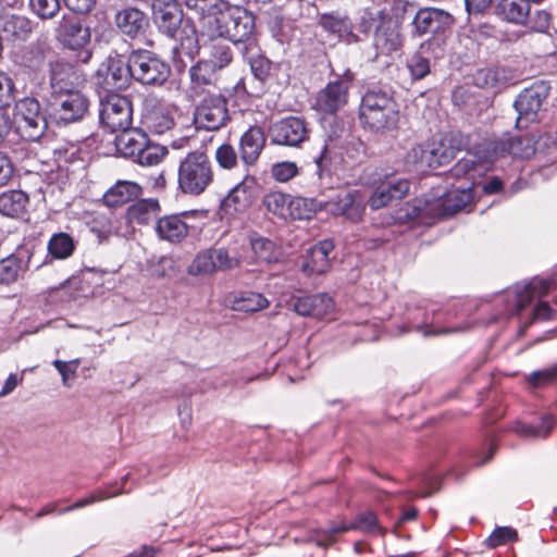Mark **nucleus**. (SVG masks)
<instances>
[{
    "label": "nucleus",
    "mask_w": 557,
    "mask_h": 557,
    "mask_svg": "<svg viewBox=\"0 0 557 557\" xmlns=\"http://www.w3.org/2000/svg\"><path fill=\"white\" fill-rule=\"evenodd\" d=\"M215 160L221 168L231 170L237 165L238 158L232 145L223 144L215 151Z\"/></svg>",
    "instance_id": "052dcab7"
},
{
    "label": "nucleus",
    "mask_w": 557,
    "mask_h": 557,
    "mask_svg": "<svg viewBox=\"0 0 557 557\" xmlns=\"http://www.w3.org/2000/svg\"><path fill=\"white\" fill-rule=\"evenodd\" d=\"M552 24V14L546 10H535L532 14L530 12V18L525 26L537 33H548Z\"/></svg>",
    "instance_id": "680f3d73"
},
{
    "label": "nucleus",
    "mask_w": 557,
    "mask_h": 557,
    "mask_svg": "<svg viewBox=\"0 0 557 557\" xmlns=\"http://www.w3.org/2000/svg\"><path fill=\"white\" fill-rule=\"evenodd\" d=\"M28 203L27 195L22 190H10L0 195V213L5 216H21Z\"/></svg>",
    "instance_id": "a19ab883"
},
{
    "label": "nucleus",
    "mask_w": 557,
    "mask_h": 557,
    "mask_svg": "<svg viewBox=\"0 0 557 557\" xmlns=\"http://www.w3.org/2000/svg\"><path fill=\"white\" fill-rule=\"evenodd\" d=\"M510 78L509 72L503 67L479 69L473 75V84L479 88L500 90Z\"/></svg>",
    "instance_id": "473e14b6"
},
{
    "label": "nucleus",
    "mask_w": 557,
    "mask_h": 557,
    "mask_svg": "<svg viewBox=\"0 0 557 557\" xmlns=\"http://www.w3.org/2000/svg\"><path fill=\"white\" fill-rule=\"evenodd\" d=\"M152 14L158 28L171 38H175L182 22L183 11L176 0H153Z\"/></svg>",
    "instance_id": "f3484780"
},
{
    "label": "nucleus",
    "mask_w": 557,
    "mask_h": 557,
    "mask_svg": "<svg viewBox=\"0 0 557 557\" xmlns=\"http://www.w3.org/2000/svg\"><path fill=\"white\" fill-rule=\"evenodd\" d=\"M298 166L292 161H282L274 163L271 169L272 177L280 183L289 182L298 175Z\"/></svg>",
    "instance_id": "bf43d9fd"
},
{
    "label": "nucleus",
    "mask_w": 557,
    "mask_h": 557,
    "mask_svg": "<svg viewBox=\"0 0 557 557\" xmlns=\"http://www.w3.org/2000/svg\"><path fill=\"white\" fill-rule=\"evenodd\" d=\"M156 231L162 240L181 243L188 235V225L181 215H166L157 222Z\"/></svg>",
    "instance_id": "2f4dec72"
},
{
    "label": "nucleus",
    "mask_w": 557,
    "mask_h": 557,
    "mask_svg": "<svg viewBox=\"0 0 557 557\" xmlns=\"http://www.w3.org/2000/svg\"><path fill=\"white\" fill-rule=\"evenodd\" d=\"M444 49L436 40L422 42L419 49L407 59L406 66L412 81L424 78L431 73L437 61L443 58Z\"/></svg>",
    "instance_id": "4468645a"
},
{
    "label": "nucleus",
    "mask_w": 557,
    "mask_h": 557,
    "mask_svg": "<svg viewBox=\"0 0 557 557\" xmlns=\"http://www.w3.org/2000/svg\"><path fill=\"white\" fill-rule=\"evenodd\" d=\"M472 186L460 185L445 195L442 202L443 213L445 215H453L467 207L473 198Z\"/></svg>",
    "instance_id": "c9c22d12"
},
{
    "label": "nucleus",
    "mask_w": 557,
    "mask_h": 557,
    "mask_svg": "<svg viewBox=\"0 0 557 557\" xmlns=\"http://www.w3.org/2000/svg\"><path fill=\"white\" fill-rule=\"evenodd\" d=\"M221 0H184L189 10L200 15H211L220 11L219 3Z\"/></svg>",
    "instance_id": "69168bd1"
},
{
    "label": "nucleus",
    "mask_w": 557,
    "mask_h": 557,
    "mask_svg": "<svg viewBox=\"0 0 557 557\" xmlns=\"http://www.w3.org/2000/svg\"><path fill=\"white\" fill-rule=\"evenodd\" d=\"M219 70L206 59L198 61L189 69V77L194 87L214 85L218 81Z\"/></svg>",
    "instance_id": "c03bdc74"
},
{
    "label": "nucleus",
    "mask_w": 557,
    "mask_h": 557,
    "mask_svg": "<svg viewBox=\"0 0 557 557\" xmlns=\"http://www.w3.org/2000/svg\"><path fill=\"white\" fill-rule=\"evenodd\" d=\"M468 144L469 140L462 133L450 132L445 134L437 143L413 149V157L419 159L421 165L437 168L449 163Z\"/></svg>",
    "instance_id": "39448f33"
},
{
    "label": "nucleus",
    "mask_w": 557,
    "mask_h": 557,
    "mask_svg": "<svg viewBox=\"0 0 557 557\" xmlns=\"http://www.w3.org/2000/svg\"><path fill=\"white\" fill-rule=\"evenodd\" d=\"M125 492L126 491L123 490V488H119V490H115V491H112V492H108L106 490H97L94 493H91L90 495H88L87 497L77 500L73 505H71L69 507H65V508H62L59 511V513H66V512H70L72 510H75V509H81V508L86 507L88 505H91L94 503L111 498L113 496L120 495V494L125 493Z\"/></svg>",
    "instance_id": "603ef678"
},
{
    "label": "nucleus",
    "mask_w": 557,
    "mask_h": 557,
    "mask_svg": "<svg viewBox=\"0 0 557 557\" xmlns=\"http://www.w3.org/2000/svg\"><path fill=\"white\" fill-rule=\"evenodd\" d=\"M206 60L221 71L233 60L231 47L223 41H212L209 46V54Z\"/></svg>",
    "instance_id": "de8ad7c7"
},
{
    "label": "nucleus",
    "mask_w": 557,
    "mask_h": 557,
    "mask_svg": "<svg viewBox=\"0 0 557 557\" xmlns=\"http://www.w3.org/2000/svg\"><path fill=\"white\" fill-rule=\"evenodd\" d=\"M319 24L325 32L334 35L338 39L350 41L354 37L351 32V23L346 16H341L333 13L323 14L320 17Z\"/></svg>",
    "instance_id": "79ce46f5"
},
{
    "label": "nucleus",
    "mask_w": 557,
    "mask_h": 557,
    "mask_svg": "<svg viewBox=\"0 0 557 557\" xmlns=\"http://www.w3.org/2000/svg\"><path fill=\"white\" fill-rule=\"evenodd\" d=\"M21 260L10 256L0 261V284H10L17 280L21 271Z\"/></svg>",
    "instance_id": "6e6d98bb"
},
{
    "label": "nucleus",
    "mask_w": 557,
    "mask_h": 557,
    "mask_svg": "<svg viewBox=\"0 0 557 557\" xmlns=\"http://www.w3.org/2000/svg\"><path fill=\"white\" fill-rule=\"evenodd\" d=\"M230 119L227 100L222 95L203 97L194 112V123L198 129L219 131Z\"/></svg>",
    "instance_id": "9d476101"
},
{
    "label": "nucleus",
    "mask_w": 557,
    "mask_h": 557,
    "mask_svg": "<svg viewBox=\"0 0 557 557\" xmlns=\"http://www.w3.org/2000/svg\"><path fill=\"white\" fill-rule=\"evenodd\" d=\"M214 22L218 35L232 42L248 40L255 30V16L238 5L220 11Z\"/></svg>",
    "instance_id": "423d86ee"
},
{
    "label": "nucleus",
    "mask_w": 557,
    "mask_h": 557,
    "mask_svg": "<svg viewBox=\"0 0 557 557\" xmlns=\"http://www.w3.org/2000/svg\"><path fill=\"white\" fill-rule=\"evenodd\" d=\"M557 379V363L552 368L533 371L528 375V382L533 387H540L554 382Z\"/></svg>",
    "instance_id": "0e129e2a"
},
{
    "label": "nucleus",
    "mask_w": 557,
    "mask_h": 557,
    "mask_svg": "<svg viewBox=\"0 0 557 557\" xmlns=\"http://www.w3.org/2000/svg\"><path fill=\"white\" fill-rule=\"evenodd\" d=\"M555 425V419L552 414H544L537 426L517 422L513 430L517 434L525 438H546L549 436Z\"/></svg>",
    "instance_id": "a18cd8bd"
},
{
    "label": "nucleus",
    "mask_w": 557,
    "mask_h": 557,
    "mask_svg": "<svg viewBox=\"0 0 557 557\" xmlns=\"http://www.w3.org/2000/svg\"><path fill=\"white\" fill-rule=\"evenodd\" d=\"M1 27L5 35L17 40H26L33 32L30 20L16 14L3 16Z\"/></svg>",
    "instance_id": "37998d69"
},
{
    "label": "nucleus",
    "mask_w": 557,
    "mask_h": 557,
    "mask_svg": "<svg viewBox=\"0 0 557 557\" xmlns=\"http://www.w3.org/2000/svg\"><path fill=\"white\" fill-rule=\"evenodd\" d=\"M29 7L41 20L53 18L61 8L60 0H29Z\"/></svg>",
    "instance_id": "4d7b16f0"
},
{
    "label": "nucleus",
    "mask_w": 557,
    "mask_h": 557,
    "mask_svg": "<svg viewBox=\"0 0 557 557\" xmlns=\"http://www.w3.org/2000/svg\"><path fill=\"white\" fill-rule=\"evenodd\" d=\"M255 184V178L247 176L235 187H233V189L228 193L222 202L224 210L227 212H238L245 210L251 202L250 190H252Z\"/></svg>",
    "instance_id": "c756f323"
},
{
    "label": "nucleus",
    "mask_w": 557,
    "mask_h": 557,
    "mask_svg": "<svg viewBox=\"0 0 557 557\" xmlns=\"http://www.w3.org/2000/svg\"><path fill=\"white\" fill-rule=\"evenodd\" d=\"M322 208L333 215L358 222L366 210L364 197L358 190L342 189L322 202Z\"/></svg>",
    "instance_id": "f8f14e48"
},
{
    "label": "nucleus",
    "mask_w": 557,
    "mask_h": 557,
    "mask_svg": "<svg viewBox=\"0 0 557 557\" xmlns=\"http://www.w3.org/2000/svg\"><path fill=\"white\" fill-rule=\"evenodd\" d=\"M518 540V532L511 527H497L486 539L485 543L490 548H495Z\"/></svg>",
    "instance_id": "5fc2aeb1"
},
{
    "label": "nucleus",
    "mask_w": 557,
    "mask_h": 557,
    "mask_svg": "<svg viewBox=\"0 0 557 557\" xmlns=\"http://www.w3.org/2000/svg\"><path fill=\"white\" fill-rule=\"evenodd\" d=\"M351 77L331 82L315 97L314 108L323 113L333 114L347 103L349 81Z\"/></svg>",
    "instance_id": "6ab92c4d"
},
{
    "label": "nucleus",
    "mask_w": 557,
    "mask_h": 557,
    "mask_svg": "<svg viewBox=\"0 0 557 557\" xmlns=\"http://www.w3.org/2000/svg\"><path fill=\"white\" fill-rule=\"evenodd\" d=\"M455 314L450 310L435 309L431 307L428 321V330L423 332L424 337L447 335L451 333L466 331L469 325L454 322Z\"/></svg>",
    "instance_id": "5701e85b"
},
{
    "label": "nucleus",
    "mask_w": 557,
    "mask_h": 557,
    "mask_svg": "<svg viewBox=\"0 0 557 557\" xmlns=\"http://www.w3.org/2000/svg\"><path fill=\"white\" fill-rule=\"evenodd\" d=\"M265 136L263 131L258 126H250L240 137L239 153L240 159L246 165H253L264 146Z\"/></svg>",
    "instance_id": "bb28decb"
},
{
    "label": "nucleus",
    "mask_w": 557,
    "mask_h": 557,
    "mask_svg": "<svg viewBox=\"0 0 557 557\" xmlns=\"http://www.w3.org/2000/svg\"><path fill=\"white\" fill-rule=\"evenodd\" d=\"M431 307L426 305L416 304L413 300L406 302L404 310L394 309L393 315H401L404 322L397 326V334H404L406 332H418L423 335V332L428 330V321L425 317L429 315Z\"/></svg>",
    "instance_id": "b1692460"
},
{
    "label": "nucleus",
    "mask_w": 557,
    "mask_h": 557,
    "mask_svg": "<svg viewBox=\"0 0 557 557\" xmlns=\"http://www.w3.org/2000/svg\"><path fill=\"white\" fill-rule=\"evenodd\" d=\"M334 245L330 240H322L315 246L308 249L301 263V272L306 275L323 274L331 265L329 257Z\"/></svg>",
    "instance_id": "a878e982"
},
{
    "label": "nucleus",
    "mask_w": 557,
    "mask_h": 557,
    "mask_svg": "<svg viewBox=\"0 0 557 557\" xmlns=\"http://www.w3.org/2000/svg\"><path fill=\"white\" fill-rule=\"evenodd\" d=\"M74 249V240L66 233L54 234L48 243V251L55 259L69 258Z\"/></svg>",
    "instance_id": "49530a36"
},
{
    "label": "nucleus",
    "mask_w": 557,
    "mask_h": 557,
    "mask_svg": "<svg viewBox=\"0 0 557 557\" xmlns=\"http://www.w3.org/2000/svg\"><path fill=\"white\" fill-rule=\"evenodd\" d=\"M54 37L64 47L84 49L90 41V29L74 14H64L54 27Z\"/></svg>",
    "instance_id": "ddd939ff"
},
{
    "label": "nucleus",
    "mask_w": 557,
    "mask_h": 557,
    "mask_svg": "<svg viewBox=\"0 0 557 557\" xmlns=\"http://www.w3.org/2000/svg\"><path fill=\"white\" fill-rule=\"evenodd\" d=\"M114 143L116 150L121 154L135 158L141 147L147 144V136L138 129L128 127L126 131H121V134L115 137Z\"/></svg>",
    "instance_id": "72a5a7b5"
},
{
    "label": "nucleus",
    "mask_w": 557,
    "mask_h": 557,
    "mask_svg": "<svg viewBox=\"0 0 557 557\" xmlns=\"http://www.w3.org/2000/svg\"><path fill=\"white\" fill-rule=\"evenodd\" d=\"M52 107L57 119L65 124L76 122L86 114L89 101L72 86L75 72L70 64L54 62L50 64Z\"/></svg>",
    "instance_id": "f257e3e1"
},
{
    "label": "nucleus",
    "mask_w": 557,
    "mask_h": 557,
    "mask_svg": "<svg viewBox=\"0 0 557 557\" xmlns=\"http://www.w3.org/2000/svg\"><path fill=\"white\" fill-rule=\"evenodd\" d=\"M319 210H323L322 201L290 196L287 221L310 220Z\"/></svg>",
    "instance_id": "4c0bfd02"
},
{
    "label": "nucleus",
    "mask_w": 557,
    "mask_h": 557,
    "mask_svg": "<svg viewBox=\"0 0 557 557\" xmlns=\"http://www.w3.org/2000/svg\"><path fill=\"white\" fill-rule=\"evenodd\" d=\"M410 183L406 178L385 175V207L394 200L403 199L409 191Z\"/></svg>",
    "instance_id": "09e8293b"
},
{
    "label": "nucleus",
    "mask_w": 557,
    "mask_h": 557,
    "mask_svg": "<svg viewBox=\"0 0 557 557\" xmlns=\"http://www.w3.org/2000/svg\"><path fill=\"white\" fill-rule=\"evenodd\" d=\"M114 23L117 29L129 38L144 35L149 25L146 14L133 7L119 10L114 16Z\"/></svg>",
    "instance_id": "393cba45"
},
{
    "label": "nucleus",
    "mask_w": 557,
    "mask_h": 557,
    "mask_svg": "<svg viewBox=\"0 0 557 557\" xmlns=\"http://www.w3.org/2000/svg\"><path fill=\"white\" fill-rule=\"evenodd\" d=\"M215 271H228L240 265V257L231 255L225 248H211Z\"/></svg>",
    "instance_id": "864d4df0"
},
{
    "label": "nucleus",
    "mask_w": 557,
    "mask_h": 557,
    "mask_svg": "<svg viewBox=\"0 0 557 557\" xmlns=\"http://www.w3.org/2000/svg\"><path fill=\"white\" fill-rule=\"evenodd\" d=\"M160 206L157 199H141L129 206L126 210V220L129 223L147 224L159 214Z\"/></svg>",
    "instance_id": "f704fd0d"
},
{
    "label": "nucleus",
    "mask_w": 557,
    "mask_h": 557,
    "mask_svg": "<svg viewBox=\"0 0 557 557\" xmlns=\"http://www.w3.org/2000/svg\"><path fill=\"white\" fill-rule=\"evenodd\" d=\"M350 529L360 530L367 533H380L377 518L373 512L369 511L359 515L355 522L349 525L342 523L338 525H333L330 529L319 530L315 534L314 541L318 546H327L334 541L333 535L335 533Z\"/></svg>",
    "instance_id": "412c9836"
},
{
    "label": "nucleus",
    "mask_w": 557,
    "mask_h": 557,
    "mask_svg": "<svg viewBox=\"0 0 557 557\" xmlns=\"http://www.w3.org/2000/svg\"><path fill=\"white\" fill-rule=\"evenodd\" d=\"M143 191L139 184L132 181H117L103 195V203L108 207L122 206L135 198Z\"/></svg>",
    "instance_id": "7c9ffc66"
},
{
    "label": "nucleus",
    "mask_w": 557,
    "mask_h": 557,
    "mask_svg": "<svg viewBox=\"0 0 557 557\" xmlns=\"http://www.w3.org/2000/svg\"><path fill=\"white\" fill-rule=\"evenodd\" d=\"M166 149L160 145L150 144L147 140V144L141 147L140 151L137 153L136 161L146 166L157 165L162 161V159L166 154Z\"/></svg>",
    "instance_id": "8fccbe9b"
},
{
    "label": "nucleus",
    "mask_w": 557,
    "mask_h": 557,
    "mask_svg": "<svg viewBox=\"0 0 557 557\" xmlns=\"http://www.w3.org/2000/svg\"><path fill=\"white\" fill-rule=\"evenodd\" d=\"M530 8L528 0H496L494 5L495 14L502 21L513 25H527Z\"/></svg>",
    "instance_id": "cd10ccee"
},
{
    "label": "nucleus",
    "mask_w": 557,
    "mask_h": 557,
    "mask_svg": "<svg viewBox=\"0 0 557 557\" xmlns=\"http://www.w3.org/2000/svg\"><path fill=\"white\" fill-rule=\"evenodd\" d=\"M548 284L544 280H532L525 284H516L504 292L506 311L510 314H519L534 299L535 295H545Z\"/></svg>",
    "instance_id": "2eb2a0df"
},
{
    "label": "nucleus",
    "mask_w": 557,
    "mask_h": 557,
    "mask_svg": "<svg viewBox=\"0 0 557 557\" xmlns=\"http://www.w3.org/2000/svg\"><path fill=\"white\" fill-rule=\"evenodd\" d=\"M214 165L205 150H194L180 160L177 189L186 196L202 195L214 182Z\"/></svg>",
    "instance_id": "7ed1b4c3"
},
{
    "label": "nucleus",
    "mask_w": 557,
    "mask_h": 557,
    "mask_svg": "<svg viewBox=\"0 0 557 557\" xmlns=\"http://www.w3.org/2000/svg\"><path fill=\"white\" fill-rule=\"evenodd\" d=\"M269 300L259 293L245 292L230 299V307L234 311L252 313L268 308Z\"/></svg>",
    "instance_id": "ea45409f"
},
{
    "label": "nucleus",
    "mask_w": 557,
    "mask_h": 557,
    "mask_svg": "<svg viewBox=\"0 0 557 557\" xmlns=\"http://www.w3.org/2000/svg\"><path fill=\"white\" fill-rule=\"evenodd\" d=\"M419 480L422 487L411 492V497L413 498L428 497L440 488V478L437 474L426 473Z\"/></svg>",
    "instance_id": "e2e57ef3"
},
{
    "label": "nucleus",
    "mask_w": 557,
    "mask_h": 557,
    "mask_svg": "<svg viewBox=\"0 0 557 557\" xmlns=\"http://www.w3.org/2000/svg\"><path fill=\"white\" fill-rule=\"evenodd\" d=\"M100 121L110 132L126 131L133 122V107L129 99L110 94L100 102Z\"/></svg>",
    "instance_id": "9b49d317"
},
{
    "label": "nucleus",
    "mask_w": 557,
    "mask_h": 557,
    "mask_svg": "<svg viewBox=\"0 0 557 557\" xmlns=\"http://www.w3.org/2000/svg\"><path fill=\"white\" fill-rule=\"evenodd\" d=\"M143 123L151 132L161 135L173 127L174 119L166 108L156 106L145 112Z\"/></svg>",
    "instance_id": "58836bf2"
},
{
    "label": "nucleus",
    "mask_w": 557,
    "mask_h": 557,
    "mask_svg": "<svg viewBox=\"0 0 557 557\" xmlns=\"http://www.w3.org/2000/svg\"><path fill=\"white\" fill-rule=\"evenodd\" d=\"M290 196L280 190H270L263 195L261 205L269 214L287 222Z\"/></svg>",
    "instance_id": "e433bc0d"
},
{
    "label": "nucleus",
    "mask_w": 557,
    "mask_h": 557,
    "mask_svg": "<svg viewBox=\"0 0 557 557\" xmlns=\"http://www.w3.org/2000/svg\"><path fill=\"white\" fill-rule=\"evenodd\" d=\"M549 90L550 86L547 82L537 81L519 94L513 103L518 113L517 128H527L530 123L539 121L540 112L549 95Z\"/></svg>",
    "instance_id": "6e6552de"
},
{
    "label": "nucleus",
    "mask_w": 557,
    "mask_h": 557,
    "mask_svg": "<svg viewBox=\"0 0 557 557\" xmlns=\"http://www.w3.org/2000/svg\"><path fill=\"white\" fill-rule=\"evenodd\" d=\"M269 136L275 145L296 147L308 138V131L304 120L288 116L273 123Z\"/></svg>",
    "instance_id": "dca6fc26"
},
{
    "label": "nucleus",
    "mask_w": 557,
    "mask_h": 557,
    "mask_svg": "<svg viewBox=\"0 0 557 557\" xmlns=\"http://www.w3.org/2000/svg\"><path fill=\"white\" fill-rule=\"evenodd\" d=\"M251 248L258 259L271 262L274 244L267 238H257L251 242Z\"/></svg>",
    "instance_id": "774afa93"
},
{
    "label": "nucleus",
    "mask_w": 557,
    "mask_h": 557,
    "mask_svg": "<svg viewBox=\"0 0 557 557\" xmlns=\"http://www.w3.org/2000/svg\"><path fill=\"white\" fill-rule=\"evenodd\" d=\"M98 76L103 78L102 85L108 91L126 88L133 78L131 57L127 61L120 57L109 58L98 70Z\"/></svg>",
    "instance_id": "a211bd4d"
},
{
    "label": "nucleus",
    "mask_w": 557,
    "mask_h": 557,
    "mask_svg": "<svg viewBox=\"0 0 557 557\" xmlns=\"http://www.w3.org/2000/svg\"><path fill=\"white\" fill-rule=\"evenodd\" d=\"M52 364L60 373L63 386L71 387L73 381L76 379V373L81 364V360L73 359L70 361H62L58 359L54 360Z\"/></svg>",
    "instance_id": "13d9d810"
},
{
    "label": "nucleus",
    "mask_w": 557,
    "mask_h": 557,
    "mask_svg": "<svg viewBox=\"0 0 557 557\" xmlns=\"http://www.w3.org/2000/svg\"><path fill=\"white\" fill-rule=\"evenodd\" d=\"M521 145L522 139L520 137L504 134L503 137L488 141L482 156L480 147H478L475 152L468 151L449 170L448 175L456 180L466 178L469 182L466 186L476 188V178L481 177L488 170L495 158L506 153L519 156Z\"/></svg>",
    "instance_id": "f03ea898"
},
{
    "label": "nucleus",
    "mask_w": 557,
    "mask_h": 557,
    "mask_svg": "<svg viewBox=\"0 0 557 557\" xmlns=\"http://www.w3.org/2000/svg\"><path fill=\"white\" fill-rule=\"evenodd\" d=\"M383 96L367 92L360 106V120L371 131H380L383 126Z\"/></svg>",
    "instance_id": "c85d7f7f"
},
{
    "label": "nucleus",
    "mask_w": 557,
    "mask_h": 557,
    "mask_svg": "<svg viewBox=\"0 0 557 557\" xmlns=\"http://www.w3.org/2000/svg\"><path fill=\"white\" fill-rule=\"evenodd\" d=\"M414 4L407 0H385V53L401 57L405 27L411 22Z\"/></svg>",
    "instance_id": "20e7f679"
},
{
    "label": "nucleus",
    "mask_w": 557,
    "mask_h": 557,
    "mask_svg": "<svg viewBox=\"0 0 557 557\" xmlns=\"http://www.w3.org/2000/svg\"><path fill=\"white\" fill-rule=\"evenodd\" d=\"M216 272L211 249L203 250L195 257L188 267L191 275H209Z\"/></svg>",
    "instance_id": "3c124183"
},
{
    "label": "nucleus",
    "mask_w": 557,
    "mask_h": 557,
    "mask_svg": "<svg viewBox=\"0 0 557 557\" xmlns=\"http://www.w3.org/2000/svg\"><path fill=\"white\" fill-rule=\"evenodd\" d=\"M133 78L144 85H162L170 76L168 63L150 51L139 50L131 54Z\"/></svg>",
    "instance_id": "1a4fd4ad"
},
{
    "label": "nucleus",
    "mask_w": 557,
    "mask_h": 557,
    "mask_svg": "<svg viewBox=\"0 0 557 557\" xmlns=\"http://www.w3.org/2000/svg\"><path fill=\"white\" fill-rule=\"evenodd\" d=\"M91 232L96 233L100 240H103L114 234L116 227L110 218L99 215L91 225Z\"/></svg>",
    "instance_id": "338daca9"
},
{
    "label": "nucleus",
    "mask_w": 557,
    "mask_h": 557,
    "mask_svg": "<svg viewBox=\"0 0 557 557\" xmlns=\"http://www.w3.org/2000/svg\"><path fill=\"white\" fill-rule=\"evenodd\" d=\"M16 132L29 141L38 140L46 132L47 122L41 113L40 103L35 98H23L14 106Z\"/></svg>",
    "instance_id": "0eeeda50"
},
{
    "label": "nucleus",
    "mask_w": 557,
    "mask_h": 557,
    "mask_svg": "<svg viewBox=\"0 0 557 557\" xmlns=\"http://www.w3.org/2000/svg\"><path fill=\"white\" fill-rule=\"evenodd\" d=\"M450 22V14L444 10L435 8H424L417 10L411 17L413 36H423L435 34L444 29Z\"/></svg>",
    "instance_id": "aec40b11"
},
{
    "label": "nucleus",
    "mask_w": 557,
    "mask_h": 557,
    "mask_svg": "<svg viewBox=\"0 0 557 557\" xmlns=\"http://www.w3.org/2000/svg\"><path fill=\"white\" fill-rule=\"evenodd\" d=\"M293 309L301 317L321 319L334 310L333 299L324 293L293 298Z\"/></svg>",
    "instance_id": "4be33fe9"
}]
</instances>
